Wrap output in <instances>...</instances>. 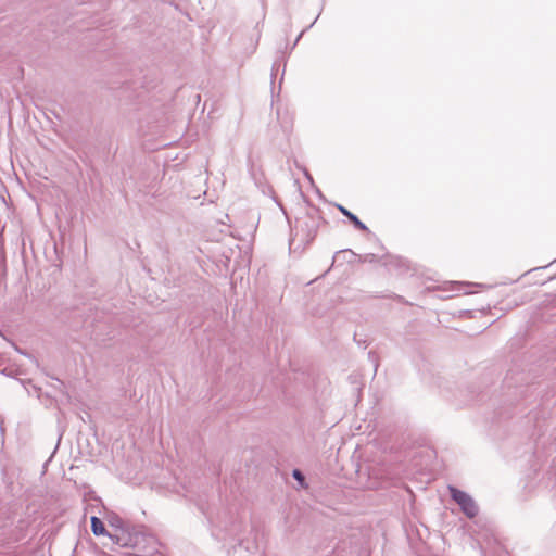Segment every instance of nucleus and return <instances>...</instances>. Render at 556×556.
Wrapping results in <instances>:
<instances>
[{
    "mask_svg": "<svg viewBox=\"0 0 556 556\" xmlns=\"http://www.w3.org/2000/svg\"><path fill=\"white\" fill-rule=\"evenodd\" d=\"M323 223L320 211L311 206L295 218V225L289 241V249L294 253L302 254L314 241L317 231Z\"/></svg>",
    "mask_w": 556,
    "mask_h": 556,
    "instance_id": "f257e3e1",
    "label": "nucleus"
},
{
    "mask_svg": "<svg viewBox=\"0 0 556 556\" xmlns=\"http://www.w3.org/2000/svg\"><path fill=\"white\" fill-rule=\"evenodd\" d=\"M451 497L459 505L462 511L468 517L473 518L478 515L479 508L473 498L466 492L455 486H448Z\"/></svg>",
    "mask_w": 556,
    "mask_h": 556,
    "instance_id": "f03ea898",
    "label": "nucleus"
},
{
    "mask_svg": "<svg viewBox=\"0 0 556 556\" xmlns=\"http://www.w3.org/2000/svg\"><path fill=\"white\" fill-rule=\"evenodd\" d=\"M121 528V535H115L116 538V543L122 545V546H131V547H136L138 544H139V541L141 539L140 534L138 532L131 534V533H128L126 531V529L124 528V526H119Z\"/></svg>",
    "mask_w": 556,
    "mask_h": 556,
    "instance_id": "7ed1b4c3",
    "label": "nucleus"
},
{
    "mask_svg": "<svg viewBox=\"0 0 556 556\" xmlns=\"http://www.w3.org/2000/svg\"><path fill=\"white\" fill-rule=\"evenodd\" d=\"M337 207L345 217H348L352 222L355 228L362 231H368V227L355 214H353L352 212H350L348 208L340 204H338Z\"/></svg>",
    "mask_w": 556,
    "mask_h": 556,
    "instance_id": "20e7f679",
    "label": "nucleus"
},
{
    "mask_svg": "<svg viewBox=\"0 0 556 556\" xmlns=\"http://www.w3.org/2000/svg\"><path fill=\"white\" fill-rule=\"evenodd\" d=\"M90 522H91V530L94 535H101V534L106 533L103 522L98 517L92 516L90 519Z\"/></svg>",
    "mask_w": 556,
    "mask_h": 556,
    "instance_id": "39448f33",
    "label": "nucleus"
},
{
    "mask_svg": "<svg viewBox=\"0 0 556 556\" xmlns=\"http://www.w3.org/2000/svg\"><path fill=\"white\" fill-rule=\"evenodd\" d=\"M292 476H293V478H294L295 480H298V481H299V482H301V483L304 481V476H303V473H302L300 470H298V469H294V470H293Z\"/></svg>",
    "mask_w": 556,
    "mask_h": 556,
    "instance_id": "423d86ee",
    "label": "nucleus"
},
{
    "mask_svg": "<svg viewBox=\"0 0 556 556\" xmlns=\"http://www.w3.org/2000/svg\"><path fill=\"white\" fill-rule=\"evenodd\" d=\"M367 257H369V258H370V261H372V258H374V254H369V255H367Z\"/></svg>",
    "mask_w": 556,
    "mask_h": 556,
    "instance_id": "0eeeda50",
    "label": "nucleus"
}]
</instances>
